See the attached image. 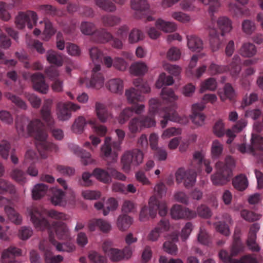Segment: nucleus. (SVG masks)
<instances>
[{"mask_svg": "<svg viewBox=\"0 0 263 263\" xmlns=\"http://www.w3.org/2000/svg\"><path fill=\"white\" fill-rule=\"evenodd\" d=\"M171 241L167 240L164 243V250L172 255L176 254L177 251V248L175 242L178 241V235L174 234L171 236Z\"/></svg>", "mask_w": 263, "mask_h": 263, "instance_id": "33", "label": "nucleus"}, {"mask_svg": "<svg viewBox=\"0 0 263 263\" xmlns=\"http://www.w3.org/2000/svg\"><path fill=\"white\" fill-rule=\"evenodd\" d=\"M16 26L18 29H23L26 25L28 28L31 29L33 24L39 26L37 24L39 17H15Z\"/></svg>", "mask_w": 263, "mask_h": 263, "instance_id": "28", "label": "nucleus"}, {"mask_svg": "<svg viewBox=\"0 0 263 263\" xmlns=\"http://www.w3.org/2000/svg\"><path fill=\"white\" fill-rule=\"evenodd\" d=\"M96 110L99 119L102 122H105L111 116L105 106L100 103H96Z\"/></svg>", "mask_w": 263, "mask_h": 263, "instance_id": "36", "label": "nucleus"}, {"mask_svg": "<svg viewBox=\"0 0 263 263\" xmlns=\"http://www.w3.org/2000/svg\"><path fill=\"white\" fill-rule=\"evenodd\" d=\"M5 97L18 108L23 110L27 109V105L26 103L18 96L11 92H7L5 94Z\"/></svg>", "mask_w": 263, "mask_h": 263, "instance_id": "38", "label": "nucleus"}, {"mask_svg": "<svg viewBox=\"0 0 263 263\" xmlns=\"http://www.w3.org/2000/svg\"><path fill=\"white\" fill-rule=\"evenodd\" d=\"M47 60L50 64L57 66H61L63 64V57L61 54L54 51H48L46 54Z\"/></svg>", "mask_w": 263, "mask_h": 263, "instance_id": "37", "label": "nucleus"}, {"mask_svg": "<svg viewBox=\"0 0 263 263\" xmlns=\"http://www.w3.org/2000/svg\"><path fill=\"white\" fill-rule=\"evenodd\" d=\"M38 11L45 15L52 16H61V12L55 7L50 5H42L38 7Z\"/></svg>", "mask_w": 263, "mask_h": 263, "instance_id": "32", "label": "nucleus"}, {"mask_svg": "<svg viewBox=\"0 0 263 263\" xmlns=\"http://www.w3.org/2000/svg\"><path fill=\"white\" fill-rule=\"evenodd\" d=\"M241 216L246 221L251 222L258 220L260 219L261 215L256 214L253 212L247 210H243L241 211Z\"/></svg>", "mask_w": 263, "mask_h": 263, "instance_id": "54", "label": "nucleus"}, {"mask_svg": "<svg viewBox=\"0 0 263 263\" xmlns=\"http://www.w3.org/2000/svg\"><path fill=\"white\" fill-rule=\"evenodd\" d=\"M39 249L44 252L46 263H59L63 259V257L60 255H53L51 252V247L46 240H43L40 242Z\"/></svg>", "mask_w": 263, "mask_h": 263, "instance_id": "15", "label": "nucleus"}, {"mask_svg": "<svg viewBox=\"0 0 263 263\" xmlns=\"http://www.w3.org/2000/svg\"><path fill=\"white\" fill-rule=\"evenodd\" d=\"M158 136L156 134H152L149 137V142L153 149H155V157L159 161H164L167 158V152L164 149L158 148Z\"/></svg>", "mask_w": 263, "mask_h": 263, "instance_id": "19", "label": "nucleus"}, {"mask_svg": "<svg viewBox=\"0 0 263 263\" xmlns=\"http://www.w3.org/2000/svg\"><path fill=\"white\" fill-rule=\"evenodd\" d=\"M132 8L137 11L142 12L147 8L146 0H131Z\"/></svg>", "mask_w": 263, "mask_h": 263, "instance_id": "52", "label": "nucleus"}, {"mask_svg": "<svg viewBox=\"0 0 263 263\" xmlns=\"http://www.w3.org/2000/svg\"><path fill=\"white\" fill-rule=\"evenodd\" d=\"M235 97V92L234 88L230 83H227L224 87V94L220 96V99L224 101L226 99H229L232 101Z\"/></svg>", "mask_w": 263, "mask_h": 263, "instance_id": "50", "label": "nucleus"}, {"mask_svg": "<svg viewBox=\"0 0 263 263\" xmlns=\"http://www.w3.org/2000/svg\"><path fill=\"white\" fill-rule=\"evenodd\" d=\"M216 230L220 233L228 236L230 234V230L228 226L224 222L219 221L214 223Z\"/></svg>", "mask_w": 263, "mask_h": 263, "instance_id": "58", "label": "nucleus"}, {"mask_svg": "<svg viewBox=\"0 0 263 263\" xmlns=\"http://www.w3.org/2000/svg\"><path fill=\"white\" fill-rule=\"evenodd\" d=\"M56 170L60 174L66 176L73 175L75 172V170L73 167L62 165H57Z\"/></svg>", "mask_w": 263, "mask_h": 263, "instance_id": "57", "label": "nucleus"}, {"mask_svg": "<svg viewBox=\"0 0 263 263\" xmlns=\"http://www.w3.org/2000/svg\"><path fill=\"white\" fill-rule=\"evenodd\" d=\"M118 206L117 200L113 198H109L106 202L105 208L103 209V213L104 216H106L110 211L116 210Z\"/></svg>", "mask_w": 263, "mask_h": 263, "instance_id": "59", "label": "nucleus"}, {"mask_svg": "<svg viewBox=\"0 0 263 263\" xmlns=\"http://www.w3.org/2000/svg\"><path fill=\"white\" fill-rule=\"evenodd\" d=\"M143 154L139 149L125 153L122 158V162L124 169L129 170L133 166L138 165L142 162Z\"/></svg>", "mask_w": 263, "mask_h": 263, "instance_id": "10", "label": "nucleus"}, {"mask_svg": "<svg viewBox=\"0 0 263 263\" xmlns=\"http://www.w3.org/2000/svg\"><path fill=\"white\" fill-rule=\"evenodd\" d=\"M12 178L17 182L23 183L26 180V174L21 170L14 169L11 174Z\"/></svg>", "mask_w": 263, "mask_h": 263, "instance_id": "62", "label": "nucleus"}, {"mask_svg": "<svg viewBox=\"0 0 263 263\" xmlns=\"http://www.w3.org/2000/svg\"><path fill=\"white\" fill-rule=\"evenodd\" d=\"M125 96L129 103L133 104L132 107H128L124 109L119 116L118 121L120 124H123L131 117L134 112L140 114L144 110V105L138 104L137 102H141L143 100V96L135 88H131L126 90Z\"/></svg>", "mask_w": 263, "mask_h": 263, "instance_id": "7", "label": "nucleus"}, {"mask_svg": "<svg viewBox=\"0 0 263 263\" xmlns=\"http://www.w3.org/2000/svg\"><path fill=\"white\" fill-rule=\"evenodd\" d=\"M223 145L217 140H214L212 145L211 153L213 158H217L222 154Z\"/></svg>", "mask_w": 263, "mask_h": 263, "instance_id": "55", "label": "nucleus"}, {"mask_svg": "<svg viewBox=\"0 0 263 263\" xmlns=\"http://www.w3.org/2000/svg\"><path fill=\"white\" fill-rule=\"evenodd\" d=\"M110 140L109 137L106 138L105 143L101 149V156L107 161V171L100 168H96L92 172L93 176L105 183H108L111 182V176L116 179L123 181L126 179L124 174L117 171L110 164V163L117 161L118 156L115 152L112 153V149L110 144Z\"/></svg>", "mask_w": 263, "mask_h": 263, "instance_id": "2", "label": "nucleus"}, {"mask_svg": "<svg viewBox=\"0 0 263 263\" xmlns=\"http://www.w3.org/2000/svg\"><path fill=\"white\" fill-rule=\"evenodd\" d=\"M86 124L87 122L85 118L82 116H80L75 120L72 126V129L74 133L81 134L83 132Z\"/></svg>", "mask_w": 263, "mask_h": 263, "instance_id": "48", "label": "nucleus"}, {"mask_svg": "<svg viewBox=\"0 0 263 263\" xmlns=\"http://www.w3.org/2000/svg\"><path fill=\"white\" fill-rule=\"evenodd\" d=\"M256 51L255 45L250 43H244L240 49L241 55L245 57H253L256 54Z\"/></svg>", "mask_w": 263, "mask_h": 263, "instance_id": "40", "label": "nucleus"}, {"mask_svg": "<svg viewBox=\"0 0 263 263\" xmlns=\"http://www.w3.org/2000/svg\"><path fill=\"white\" fill-rule=\"evenodd\" d=\"M239 56L235 55L233 58L232 62L229 66L219 65L213 62L211 63L209 66L208 72L209 74L214 76L230 70L233 76H236L241 70Z\"/></svg>", "mask_w": 263, "mask_h": 263, "instance_id": "9", "label": "nucleus"}, {"mask_svg": "<svg viewBox=\"0 0 263 263\" xmlns=\"http://www.w3.org/2000/svg\"><path fill=\"white\" fill-rule=\"evenodd\" d=\"M27 130L29 135L35 137L36 148L43 158H46L50 152H57V145L46 140L47 132L44 125L40 119H35L31 121L27 126Z\"/></svg>", "mask_w": 263, "mask_h": 263, "instance_id": "4", "label": "nucleus"}, {"mask_svg": "<svg viewBox=\"0 0 263 263\" xmlns=\"http://www.w3.org/2000/svg\"><path fill=\"white\" fill-rule=\"evenodd\" d=\"M204 5H209V11L210 13L213 14L216 12L220 7V3L218 0H199Z\"/></svg>", "mask_w": 263, "mask_h": 263, "instance_id": "56", "label": "nucleus"}, {"mask_svg": "<svg viewBox=\"0 0 263 263\" xmlns=\"http://www.w3.org/2000/svg\"><path fill=\"white\" fill-rule=\"evenodd\" d=\"M259 229V224L258 223H254L251 226L248 234L247 245L254 252H258L260 250V248L256 242V233Z\"/></svg>", "mask_w": 263, "mask_h": 263, "instance_id": "18", "label": "nucleus"}, {"mask_svg": "<svg viewBox=\"0 0 263 263\" xmlns=\"http://www.w3.org/2000/svg\"><path fill=\"white\" fill-rule=\"evenodd\" d=\"M174 83V79L171 76H167L165 73H162L156 83V86L160 88L164 86L171 85Z\"/></svg>", "mask_w": 263, "mask_h": 263, "instance_id": "43", "label": "nucleus"}, {"mask_svg": "<svg viewBox=\"0 0 263 263\" xmlns=\"http://www.w3.org/2000/svg\"><path fill=\"white\" fill-rule=\"evenodd\" d=\"M161 96L164 101L170 103V105L164 107L159 113L160 116L163 118L161 120V127L164 128L166 127L168 120L173 122H179L180 121V118L176 111V104L174 102L175 101L177 100L178 97L172 88L167 87H163Z\"/></svg>", "mask_w": 263, "mask_h": 263, "instance_id": "6", "label": "nucleus"}, {"mask_svg": "<svg viewBox=\"0 0 263 263\" xmlns=\"http://www.w3.org/2000/svg\"><path fill=\"white\" fill-rule=\"evenodd\" d=\"M89 54L95 66L96 65H100V63H102L103 53L98 48L96 47H92L89 50Z\"/></svg>", "mask_w": 263, "mask_h": 263, "instance_id": "45", "label": "nucleus"}, {"mask_svg": "<svg viewBox=\"0 0 263 263\" xmlns=\"http://www.w3.org/2000/svg\"><path fill=\"white\" fill-rule=\"evenodd\" d=\"M251 145L253 147V151L259 150L260 153H263V137L257 134H252Z\"/></svg>", "mask_w": 263, "mask_h": 263, "instance_id": "44", "label": "nucleus"}, {"mask_svg": "<svg viewBox=\"0 0 263 263\" xmlns=\"http://www.w3.org/2000/svg\"><path fill=\"white\" fill-rule=\"evenodd\" d=\"M143 33L139 29L134 28L129 34L128 41L131 44H134L143 40Z\"/></svg>", "mask_w": 263, "mask_h": 263, "instance_id": "53", "label": "nucleus"}, {"mask_svg": "<svg viewBox=\"0 0 263 263\" xmlns=\"http://www.w3.org/2000/svg\"><path fill=\"white\" fill-rule=\"evenodd\" d=\"M147 67L145 63L136 62L133 63L130 67L131 74L136 76H143L147 71Z\"/></svg>", "mask_w": 263, "mask_h": 263, "instance_id": "30", "label": "nucleus"}, {"mask_svg": "<svg viewBox=\"0 0 263 263\" xmlns=\"http://www.w3.org/2000/svg\"><path fill=\"white\" fill-rule=\"evenodd\" d=\"M98 228L101 231L107 232L110 229V225L108 222L101 219H93L90 221L88 229L90 231H94Z\"/></svg>", "mask_w": 263, "mask_h": 263, "instance_id": "26", "label": "nucleus"}, {"mask_svg": "<svg viewBox=\"0 0 263 263\" xmlns=\"http://www.w3.org/2000/svg\"><path fill=\"white\" fill-rule=\"evenodd\" d=\"M234 187L240 191L245 190L248 186V180L247 177L240 174L235 177L233 180Z\"/></svg>", "mask_w": 263, "mask_h": 263, "instance_id": "39", "label": "nucleus"}, {"mask_svg": "<svg viewBox=\"0 0 263 263\" xmlns=\"http://www.w3.org/2000/svg\"><path fill=\"white\" fill-rule=\"evenodd\" d=\"M51 201L55 205H64L66 203L65 193L60 189H52Z\"/></svg>", "mask_w": 263, "mask_h": 263, "instance_id": "27", "label": "nucleus"}, {"mask_svg": "<svg viewBox=\"0 0 263 263\" xmlns=\"http://www.w3.org/2000/svg\"><path fill=\"white\" fill-rule=\"evenodd\" d=\"M206 25L209 29L211 48L213 51H216L223 46L222 41L220 39L217 29L221 31V36H223L225 33L229 32L232 28L231 21L229 17H210L209 22Z\"/></svg>", "mask_w": 263, "mask_h": 263, "instance_id": "5", "label": "nucleus"}, {"mask_svg": "<svg viewBox=\"0 0 263 263\" xmlns=\"http://www.w3.org/2000/svg\"><path fill=\"white\" fill-rule=\"evenodd\" d=\"M49 186L44 183H39L35 185L32 191V198L34 200H37L43 197L47 193Z\"/></svg>", "mask_w": 263, "mask_h": 263, "instance_id": "34", "label": "nucleus"}, {"mask_svg": "<svg viewBox=\"0 0 263 263\" xmlns=\"http://www.w3.org/2000/svg\"><path fill=\"white\" fill-rule=\"evenodd\" d=\"M45 72L50 80L54 81L58 79L59 72L55 67L53 66H49L45 69Z\"/></svg>", "mask_w": 263, "mask_h": 263, "instance_id": "63", "label": "nucleus"}, {"mask_svg": "<svg viewBox=\"0 0 263 263\" xmlns=\"http://www.w3.org/2000/svg\"><path fill=\"white\" fill-rule=\"evenodd\" d=\"M187 46L193 51L200 52L203 48L202 40L195 35L187 36Z\"/></svg>", "mask_w": 263, "mask_h": 263, "instance_id": "29", "label": "nucleus"}, {"mask_svg": "<svg viewBox=\"0 0 263 263\" xmlns=\"http://www.w3.org/2000/svg\"><path fill=\"white\" fill-rule=\"evenodd\" d=\"M52 101L50 99L45 100L43 107L41 110V114L43 119L47 124V125L51 128L53 125L54 121L51 115V107Z\"/></svg>", "mask_w": 263, "mask_h": 263, "instance_id": "22", "label": "nucleus"}, {"mask_svg": "<svg viewBox=\"0 0 263 263\" xmlns=\"http://www.w3.org/2000/svg\"><path fill=\"white\" fill-rule=\"evenodd\" d=\"M171 214L172 218L174 219H192L196 216L195 211L178 204H175L172 208Z\"/></svg>", "mask_w": 263, "mask_h": 263, "instance_id": "12", "label": "nucleus"}, {"mask_svg": "<svg viewBox=\"0 0 263 263\" xmlns=\"http://www.w3.org/2000/svg\"><path fill=\"white\" fill-rule=\"evenodd\" d=\"M5 211L9 219L16 224H20L22 222L21 216L12 208L6 205Z\"/></svg>", "mask_w": 263, "mask_h": 263, "instance_id": "42", "label": "nucleus"}, {"mask_svg": "<svg viewBox=\"0 0 263 263\" xmlns=\"http://www.w3.org/2000/svg\"><path fill=\"white\" fill-rule=\"evenodd\" d=\"M219 256L224 263H258L257 259L251 255H245L240 259L231 258L223 250L219 252Z\"/></svg>", "mask_w": 263, "mask_h": 263, "instance_id": "16", "label": "nucleus"}, {"mask_svg": "<svg viewBox=\"0 0 263 263\" xmlns=\"http://www.w3.org/2000/svg\"><path fill=\"white\" fill-rule=\"evenodd\" d=\"M96 30L94 25L89 22H83L81 25L82 32L86 35H91Z\"/></svg>", "mask_w": 263, "mask_h": 263, "instance_id": "60", "label": "nucleus"}, {"mask_svg": "<svg viewBox=\"0 0 263 263\" xmlns=\"http://www.w3.org/2000/svg\"><path fill=\"white\" fill-rule=\"evenodd\" d=\"M234 165V160L230 156L226 157L224 162L218 161L215 165L216 172L211 177L213 184L217 186L223 185L229 181Z\"/></svg>", "mask_w": 263, "mask_h": 263, "instance_id": "8", "label": "nucleus"}, {"mask_svg": "<svg viewBox=\"0 0 263 263\" xmlns=\"http://www.w3.org/2000/svg\"><path fill=\"white\" fill-rule=\"evenodd\" d=\"M132 218L126 215H120L117 220V226L118 228L121 231L126 230L132 224Z\"/></svg>", "mask_w": 263, "mask_h": 263, "instance_id": "41", "label": "nucleus"}, {"mask_svg": "<svg viewBox=\"0 0 263 263\" xmlns=\"http://www.w3.org/2000/svg\"><path fill=\"white\" fill-rule=\"evenodd\" d=\"M75 152L81 158L82 162L84 165H86L92 162L93 160L89 152L78 146L76 147Z\"/></svg>", "mask_w": 263, "mask_h": 263, "instance_id": "47", "label": "nucleus"}, {"mask_svg": "<svg viewBox=\"0 0 263 263\" xmlns=\"http://www.w3.org/2000/svg\"><path fill=\"white\" fill-rule=\"evenodd\" d=\"M21 255V250L14 246H10L5 250L2 255V263H21L14 260L15 256Z\"/></svg>", "mask_w": 263, "mask_h": 263, "instance_id": "20", "label": "nucleus"}, {"mask_svg": "<svg viewBox=\"0 0 263 263\" xmlns=\"http://www.w3.org/2000/svg\"><path fill=\"white\" fill-rule=\"evenodd\" d=\"M33 87L42 93L45 94L48 90V85L46 83L44 75L39 72L35 73L31 77Z\"/></svg>", "mask_w": 263, "mask_h": 263, "instance_id": "17", "label": "nucleus"}, {"mask_svg": "<svg viewBox=\"0 0 263 263\" xmlns=\"http://www.w3.org/2000/svg\"><path fill=\"white\" fill-rule=\"evenodd\" d=\"M204 108L205 105L203 103H196L193 105L191 119L194 124L198 125H201L203 124L205 116L201 113V111Z\"/></svg>", "mask_w": 263, "mask_h": 263, "instance_id": "21", "label": "nucleus"}, {"mask_svg": "<svg viewBox=\"0 0 263 263\" xmlns=\"http://www.w3.org/2000/svg\"><path fill=\"white\" fill-rule=\"evenodd\" d=\"M96 4L100 8L107 12H113L116 9L115 4L109 0H96Z\"/></svg>", "mask_w": 263, "mask_h": 263, "instance_id": "46", "label": "nucleus"}, {"mask_svg": "<svg viewBox=\"0 0 263 263\" xmlns=\"http://www.w3.org/2000/svg\"><path fill=\"white\" fill-rule=\"evenodd\" d=\"M10 149V144L6 140L0 142V155L4 159H7Z\"/></svg>", "mask_w": 263, "mask_h": 263, "instance_id": "61", "label": "nucleus"}, {"mask_svg": "<svg viewBox=\"0 0 263 263\" xmlns=\"http://www.w3.org/2000/svg\"><path fill=\"white\" fill-rule=\"evenodd\" d=\"M102 249L111 261L118 262L123 259L122 250L113 248L111 241H105L102 244Z\"/></svg>", "mask_w": 263, "mask_h": 263, "instance_id": "14", "label": "nucleus"}, {"mask_svg": "<svg viewBox=\"0 0 263 263\" xmlns=\"http://www.w3.org/2000/svg\"><path fill=\"white\" fill-rule=\"evenodd\" d=\"M217 87L216 80L213 78H210L205 80L201 83L200 92H203L206 90L214 91Z\"/></svg>", "mask_w": 263, "mask_h": 263, "instance_id": "49", "label": "nucleus"}, {"mask_svg": "<svg viewBox=\"0 0 263 263\" xmlns=\"http://www.w3.org/2000/svg\"><path fill=\"white\" fill-rule=\"evenodd\" d=\"M45 214L52 218L62 220H66V215L54 210L47 211L38 206H33L30 211L31 220L34 227L41 230H48L49 241L58 251L72 252L75 246L68 241L71 239V236L67 225L63 222L56 221L50 226L44 217Z\"/></svg>", "mask_w": 263, "mask_h": 263, "instance_id": "1", "label": "nucleus"}, {"mask_svg": "<svg viewBox=\"0 0 263 263\" xmlns=\"http://www.w3.org/2000/svg\"><path fill=\"white\" fill-rule=\"evenodd\" d=\"M198 215L202 218H208L212 216V212L210 209L205 205L202 204L197 209Z\"/></svg>", "mask_w": 263, "mask_h": 263, "instance_id": "64", "label": "nucleus"}, {"mask_svg": "<svg viewBox=\"0 0 263 263\" xmlns=\"http://www.w3.org/2000/svg\"><path fill=\"white\" fill-rule=\"evenodd\" d=\"M91 40L96 43H105L111 41L112 35L104 29H96L91 35Z\"/></svg>", "mask_w": 263, "mask_h": 263, "instance_id": "24", "label": "nucleus"}, {"mask_svg": "<svg viewBox=\"0 0 263 263\" xmlns=\"http://www.w3.org/2000/svg\"><path fill=\"white\" fill-rule=\"evenodd\" d=\"M100 65L95 66L91 71V79L87 81V87H92L96 89H99L104 85V77L103 74L100 72Z\"/></svg>", "mask_w": 263, "mask_h": 263, "instance_id": "13", "label": "nucleus"}, {"mask_svg": "<svg viewBox=\"0 0 263 263\" xmlns=\"http://www.w3.org/2000/svg\"><path fill=\"white\" fill-rule=\"evenodd\" d=\"M106 87L111 92L121 94L123 91V81L119 78L112 79L106 83Z\"/></svg>", "mask_w": 263, "mask_h": 263, "instance_id": "25", "label": "nucleus"}, {"mask_svg": "<svg viewBox=\"0 0 263 263\" xmlns=\"http://www.w3.org/2000/svg\"><path fill=\"white\" fill-rule=\"evenodd\" d=\"M150 200H152V198L149 199V216H152L151 213L153 212V210H154L155 211L158 210L159 214L162 217L166 215L167 213V208L165 202H159L158 200H156L155 204L154 205L153 209H152ZM155 214L156 212L154 213V215ZM154 216L155 215L153 216V217H154Z\"/></svg>", "mask_w": 263, "mask_h": 263, "instance_id": "31", "label": "nucleus"}, {"mask_svg": "<svg viewBox=\"0 0 263 263\" xmlns=\"http://www.w3.org/2000/svg\"><path fill=\"white\" fill-rule=\"evenodd\" d=\"M148 124V117L135 118L129 123V129L133 134H135L145 127Z\"/></svg>", "mask_w": 263, "mask_h": 263, "instance_id": "23", "label": "nucleus"}, {"mask_svg": "<svg viewBox=\"0 0 263 263\" xmlns=\"http://www.w3.org/2000/svg\"><path fill=\"white\" fill-rule=\"evenodd\" d=\"M205 166V172L209 174L212 171V167L210 165L209 160H203L202 153L199 151L196 152L191 162L192 168L185 171L183 168H179L176 173V181L180 183L184 181V186L186 187L192 186L196 182L197 172H200L202 165Z\"/></svg>", "mask_w": 263, "mask_h": 263, "instance_id": "3", "label": "nucleus"}, {"mask_svg": "<svg viewBox=\"0 0 263 263\" xmlns=\"http://www.w3.org/2000/svg\"><path fill=\"white\" fill-rule=\"evenodd\" d=\"M39 24L43 25L44 27V33L47 34L46 39L48 40L55 32L52 24L47 20L44 18L43 20L39 21Z\"/></svg>", "mask_w": 263, "mask_h": 263, "instance_id": "51", "label": "nucleus"}, {"mask_svg": "<svg viewBox=\"0 0 263 263\" xmlns=\"http://www.w3.org/2000/svg\"><path fill=\"white\" fill-rule=\"evenodd\" d=\"M156 26L165 32H172L177 29L176 25L174 23L165 21L161 18L156 21Z\"/></svg>", "mask_w": 263, "mask_h": 263, "instance_id": "35", "label": "nucleus"}, {"mask_svg": "<svg viewBox=\"0 0 263 263\" xmlns=\"http://www.w3.org/2000/svg\"><path fill=\"white\" fill-rule=\"evenodd\" d=\"M80 108V105L71 102L59 103L57 109L58 118L63 121L68 120L71 117V111H76Z\"/></svg>", "mask_w": 263, "mask_h": 263, "instance_id": "11", "label": "nucleus"}]
</instances>
